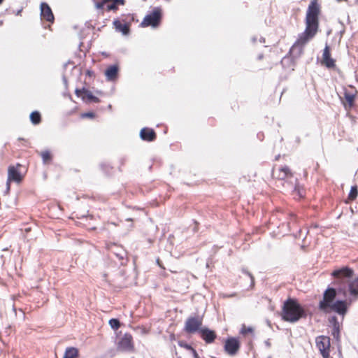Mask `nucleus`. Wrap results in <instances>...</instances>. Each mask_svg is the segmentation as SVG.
Returning <instances> with one entry per match:
<instances>
[{"mask_svg": "<svg viewBox=\"0 0 358 358\" xmlns=\"http://www.w3.org/2000/svg\"><path fill=\"white\" fill-rule=\"evenodd\" d=\"M240 348L239 341L235 338H230L226 341L224 349L226 352L230 355H235Z\"/></svg>", "mask_w": 358, "mask_h": 358, "instance_id": "9", "label": "nucleus"}, {"mask_svg": "<svg viewBox=\"0 0 358 358\" xmlns=\"http://www.w3.org/2000/svg\"><path fill=\"white\" fill-rule=\"evenodd\" d=\"M10 182L11 181H9L8 179L7 180V182H6V189H7V191H9L10 189Z\"/></svg>", "mask_w": 358, "mask_h": 358, "instance_id": "32", "label": "nucleus"}, {"mask_svg": "<svg viewBox=\"0 0 358 358\" xmlns=\"http://www.w3.org/2000/svg\"><path fill=\"white\" fill-rule=\"evenodd\" d=\"M41 15L43 19L48 22H53L54 21L52 10L46 3H41Z\"/></svg>", "mask_w": 358, "mask_h": 358, "instance_id": "13", "label": "nucleus"}, {"mask_svg": "<svg viewBox=\"0 0 358 358\" xmlns=\"http://www.w3.org/2000/svg\"><path fill=\"white\" fill-rule=\"evenodd\" d=\"M316 345L324 358L329 357L330 339L327 336H320L316 338Z\"/></svg>", "mask_w": 358, "mask_h": 358, "instance_id": "5", "label": "nucleus"}, {"mask_svg": "<svg viewBox=\"0 0 358 358\" xmlns=\"http://www.w3.org/2000/svg\"><path fill=\"white\" fill-rule=\"evenodd\" d=\"M185 346H186V348L187 349L192 350L193 351V353H194V355L195 358H198L197 353L196 352V351L194 350H193L190 346H189L187 345H186Z\"/></svg>", "mask_w": 358, "mask_h": 358, "instance_id": "31", "label": "nucleus"}, {"mask_svg": "<svg viewBox=\"0 0 358 358\" xmlns=\"http://www.w3.org/2000/svg\"><path fill=\"white\" fill-rule=\"evenodd\" d=\"M118 67L116 65L109 66L105 71V75L108 80H113L117 78Z\"/></svg>", "mask_w": 358, "mask_h": 358, "instance_id": "18", "label": "nucleus"}, {"mask_svg": "<svg viewBox=\"0 0 358 358\" xmlns=\"http://www.w3.org/2000/svg\"><path fill=\"white\" fill-rule=\"evenodd\" d=\"M357 196V189L356 187H352L349 194V199L351 200L355 199Z\"/></svg>", "mask_w": 358, "mask_h": 358, "instance_id": "26", "label": "nucleus"}, {"mask_svg": "<svg viewBox=\"0 0 358 358\" xmlns=\"http://www.w3.org/2000/svg\"><path fill=\"white\" fill-rule=\"evenodd\" d=\"M78 350L75 348H69L66 350L64 358H77Z\"/></svg>", "mask_w": 358, "mask_h": 358, "instance_id": "21", "label": "nucleus"}, {"mask_svg": "<svg viewBox=\"0 0 358 358\" xmlns=\"http://www.w3.org/2000/svg\"><path fill=\"white\" fill-rule=\"evenodd\" d=\"M247 274H248V275H250V277L251 278L252 283H254V278H253V277L252 276V275H251L250 273H248V272H247Z\"/></svg>", "mask_w": 358, "mask_h": 358, "instance_id": "33", "label": "nucleus"}, {"mask_svg": "<svg viewBox=\"0 0 358 358\" xmlns=\"http://www.w3.org/2000/svg\"><path fill=\"white\" fill-rule=\"evenodd\" d=\"M30 120L34 124H37L41 122V115L38 112H32L30 115Z\"/></svg>", "mask_w": 358, "mask_h": 358, "instance_id": "22", "label": "nucleus"}, {"mask_svg": "<svg viewBox=\"0 0 358 358\" xmlns=\"http://www.w3.org/2000/svg\"><path fill=\"white\" fill-rule=\"evenodd\" d=\"M109 1H106V0H103L102 2L101 3H96V6L98 9H102L104 8L105 6H106V3L108 2Z\"/></svg>", "mask_w": 358, "mask_h": 358, "instance_id": "28", "label": "nucleus"}, {"mask_svg": "<svg viewBox=\"0 0 358 358\" xmlns=\"http://www.w3.org/2000/svg\"><path fill=\"white\" fill-rule=\"evenodd\" d=\"M356 92V90L352 87H350L349 89L345 90V98L350 106H351L354 102Z\"/></svg>", "mask_w": 358, "mask_h": 358, "instance_id": "17", "label": "nucleus"}, {"mask_svg": "<svg viewBox=\"0 0 358 358\" xmlns=\"http://www.w3.org/2000/svg\"><path fill=\"white\" fill-rule=\"evenodd\" d=\"M348 292L350 295L348 299L349 304L358 299V278L348 282Z\"/></svg>", "mask_w": 358, "mask_h": 358, "instance_id": "8", "label": "nucleus"}, {"mask_svg": "<svg viewBox=\"0 0 358 358\" xmlns=\"http://www.w3.org/2000/svg\"><path fill=\"white\" fill-rule=\"evenodd\" d=\"M3 1V0H0V4H1Z\"/></svg>", "mask_w": 358, "mask_h": 358, "instance_id": "36", "label": "nucleus"}, {"mask_svg": "<svg viewBox=\"0 0 358 358\" xmlns=\"http://www.w3.org/2000/svg\"><path fill=\"white\" fill-rule=\"evenodd\" d=\"M352 273H353V271L352 269L345 267V268H343L341 269L335 270L332 273V275L336 278H340L342 276L350 277L352 275Z\"/></svg>", "mask_w": 358, "mask_h": 358, "instance_id": "19", "label": "nucleus"}, {"mask_svg": "<svg viewBox=\"0 0 358 358\" xmlns=\"http://www.w3.org/2000/svg\"><path fill=\"white\" fill-rule=\"evenodd\" d=\"M76 94L78 97H80L84 101L86 102H99V98L94 96L92 93L85 89L76 90Z\"/></svg>", "mask_w": 358, "mask_h": 358, "instance_id": "10", "label": "nucleus"}, {"mask_svg": "<svg viewBox=\"0 0 358 358\" xmlns=\"http://www.w3.org/2000/svg\"><path fill=\"white\" fill-rule=\"evenodd\" d=\"M41 156L45 164L48 163L51 160V155L48 150L42 152Z\"/></svg>", "mask_w": 358, "mask_h": 358, "instance_id": "24", "label": "nucleus"}, {"mask_svg": "<svg viewBox=\"0 0 358 358\" xmlns=\"http://www.w3.org/2000/svg\"><path fill=\"white\" fill-rule=\"evenodd\" d=\"M106 9L107 10H115L117 9V6L115 4V3L113 1V3L107 4L106 3Z\"/></svg>", "mask_w": 358, "mask_h": 358, "instance_id": "27", "label": "nucleus"}, {"mask_svg": "<svg viewBox=\"0 0 358 358\" xmlns=\"http://www.w3.org/2000/svg\"><path fill=\"white\" fill-rule=\"evenodd\" d=\"M200 332L203 339L208 343H212L216 337L215 332L207 328L201 329Z\"/></svg>", "mask_w": 358, "mask_h": 358, "instance_id": "15", "label": "nucleus"}, {"mask_svg": "<svg viewBox=\"0 0 358 358\" xmlns=\"http://www.w3.org/2000/svg\"><path fill=\"white\" fill-rule=\"evenodd\" d=\"M348 305H350L348 303V299L346 301H337L332 303L329 307V309L335 311L339 315L343 316L346 313Z\"/></svg>", "mask_w": 358, "mask_h": 358, "instance_id": "11", "label": "nucleus"}, {"mask_svg": "<svg viewBox=\"0 0 358 358\" xmlns=\"http://www.w3.org/2000/svg\"><path fill=\"white\" fill-rule=\"evenodd\" d=\"M322 64L327 68H333L335 66V60L331 57L329 48L326 45L322 55Z\"/></svg>", "mask_w": 358, "mask_h": 358, "instance_id": "14", "label": "nucleus"}, {"mask_svg": "<svg viewBox=\"0 0 358 358\" xmlns=\"http://www.w3.org/2000/svg\"><path fill=\"white\" fill-rule=\"evenodd\" d=\"M268 358H271V357H268Z\"/></svg>", "mask_w": 358, "mask_h": 358, "instance_id": "37", "label": "nucleus"}, {"mask_svg": "<svg viewBox=\"0 0 358 358\" xmlns=\"http://www.w3.org/2000/svg\"><path fill=\"white\" fill-rule=\"evenodd\" d=\"M319 7L315 2H312L308 8L306 17V29L299 35L290 52L296 56H300L303 47L316 35L318 31Z\"/></svg>", "mask_w": 358, "mask_h": 358, "instance_id": "1", "label": "nucleus"}, {"mask_svg": "<svg viewBox=\"0 0 358 358\" xmlns=\"http://www.w3.org/2000/svg\"><path fill=\"white\" fill-rule=\"evenodd\" d=\"M117 348L122 352H133L134 351V345L132 336L129 334H124L120 338Z\"/></svg>", "mask_w": 358, "mask_h": 358, "instance_id": "3", "label": "nucleus"}, {"mask_svg": "<svg viewBox=\"0 0 358 358\" xmlns=\"http://www.w3.org/2000/svg\"><path fill=\"white\" fill-rule=\"evenodd\" d=\"M113 25L117 31L122 32L123 35H127L129 31V27L127 24H123L118 20L113 21Z\"/></svg>", "mask_w": 358, "mask_h": 358, "instance_id": "20", "label": "nucleus"}, {"mask_svg": "<svg viewBox=\"0 0 358 358\" xmlns=\"http://www.w3.org/2000/svg\"><path fill=\"white\" fill-rule=\"evenodd\" d=\"M20 165L17 164V167L14 166H10L8 167V178L9 181H13L15 182H20L22 180L23 176L21 175L20 171L17 170V168L20 167Z\"/></svg>", "mask_w": 358, "mask_h": 358, "instance_id": "12", "label": "nucleus"}, {"mask_svg": "<svg viewBox=\"0 0 358 358\" xmlns=\"http://www.w3.org/2000/svg\"><path fill=\"white\" fill-rule=\"evenodd\" d=\"M336 296V291L333 288L328 289L324 294L323 300L320 303V308L324 311L329 312V307L334 303Z\"/></svg>", "mask_w": 358, "mask_h": 358, "instance_id": "6", "label": "nucleus"}, {"mask_svg": "<svg viewBox=\"0 0 358 358\" xmlns=\"http://www.w3.org/2000/svg\"><path fill=\"white\" fill-rule=\"evenodd\" d=\"M83 117H94V114L93 113H87L82 115Z\"/></svg>", "mask_w": 358, "mask_h": 358, "instance_id": "30", "label": "nucleus"}, {"mask_svg": "<svg viewBox=\"0 0 358 358\" xmlns=\"http://www.w3.org/2000/svg\"><path fill=\"white\" fill-rule=\"evenodd\" d=\"M109 324L113 329H117L120 327V322L117 319H111Z\"/></svg>", "mask_w": 358, "mask_h": 358, "instance_id": "25", "label": "nucleus"}, {"mask_svg": "<svg viewBox=\"0 0 358 358\" xmlns=\"http://www.w3.org/2000/svg\"><path fill=\"white\" fill-rule=\"evenodd\" d=\"M279 178H284L290 174L289 169L287 166L281 167L280 169Z\"/></svg>", "mask_w": 358, "mask_h": 358, "instance_id": "23", "label": "nucleus"}, {"mask_svg": "<svg viewBox=\"0 0 358 358\" xmlns=\"http://www.w3.org/2000/svg\"><path fill=\"white\" fill-rule=\"evenodd\" d=\"M120 259H123V258H124V256H123V255H120Z\"/></svg>", "mask_w": 358, "mask_h": 358, "instance_id": "35", "label": "nucleus"}, {"mask_svg": "<svg viewBox=\"0 0 358 358\" xmlns=\"http://www.w3.org/2000/svg\"><path fill=\"white\" fill-rule=\"evenodd\" d=\"M281 316L285 321L296 322L305 316V312L295 300L289 299L284 303Z\"/></svg>", "mask_w": 358, "mask_h": 358, "instance_id": "2", "label": "nucleus"}, {"mask_svg": "<svg viewBox=\"0 0 358 358\" xmlns=\"http://www.w3.org/2000/svg\"><path fill=\"white\" fill-rule=\"evenodd\" d=\"M252 329L250 328V327H248V328H246L245 326L243 327L241 331V333L242 334H246L249 332H252Z\"/></svg>", "mask_w": 358, "mask_h": 358, "instance_id": "29", "label": "nucleus"}, {"mask_svg": "<svg viewBox=\"0 0 358 358\" xmlns=\"http://www.w3.org/2000/svg\"><path fill=\"white\" fill-rule=\"evenodd\" d=\"M202 325V319L200 317H192L185 322V331L188 333H194L198 331Z\"/></svg>", "mask_w": 358, "mask_h": 358, "instance_id": "7", "label": "nucleus"}, {"mask_svg": "<svg viewBox=\"0 0 358 358\" xmlns=\"http://www.w3.org/2000/svg\"><path fill=\"white\" fill-rule=\"evenodd\" d=\"M140 136L142 139L148 141H153L156 137L155 131L148 128L142 129L140 132Z\"/></svg>", "mask_w": 358, "mask_h": 358, "instance_id": "16", "label": "nucleus"}, {"mask_svg": "<svg viewBox=\"0 0 358 358\" xmlns=\"http://www.w3.org/2000/svg\"><path fill=\"white\" fill-rule=\"evenodd\" d=\"M161 19V11L159 8H155L150 14L146 15L141 23V27L152 26L156 27L159 24Z\"/></svg>", "mask_w": 358, "mask_h": 358, "instance_id": "4", "label": "nucleus"}, {"mask_svg": "<svg viewBox=\"0 0 358 358\" xmlns=\"http://www.w3.org/2000/svg\"><path fill=\"white\" fill-rule=\"evenodd\" d=\"M157 264H158V265H159V266H161V267H162V266H161V264H160V263H159V259H157Z\"/></svg>", "mask_w": 358, "mask_h": 358, "instance_id": "34", "label": "nucleus"}]
</instances>
